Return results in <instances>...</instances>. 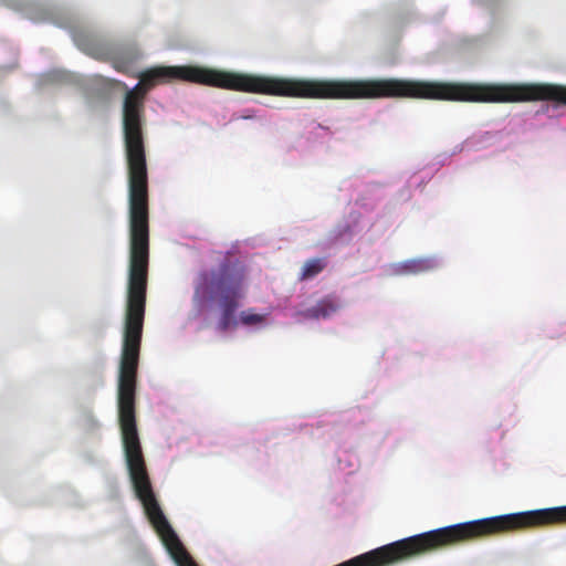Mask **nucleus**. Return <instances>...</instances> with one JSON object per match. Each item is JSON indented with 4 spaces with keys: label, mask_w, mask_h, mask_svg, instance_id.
<instances>
[{
    "label": "nucleus",
    "mask_w": 566,
    "mask_h": 566,
    "mask_svg": "<svg viewBox=\"0 0 566 566\" xmlns=\"http://www.w3.org/2000/svg\"><path fill=\"white\" fill-rule=\"evenodd\" d=\"M184 81L245 93L310 99H360V80H308L232 73L198 65L156 66L140 75L123 104L128 168L129 260L125 312H145L149 266L148 176L144 101L157 84Z\"/></svg>",
    "instance_id": "1"
},
{
    "label": "nucleus",
    "mask_w": 566,
    "mask_h": 566,
    "mask_svg": "<svg viewBox=\"0 0 566 566\" xmlns=\"http://www.w3.org/2000/svg\"><path fill=\"white\" fill-rule=\"evenodd\" d=\"M243 274L234 272L229 265L220 268L218 273L212 274L211 287L219 295L221 317L217 328L227 332L230 326H235V310L239 306V298L242 296Z\"/></svg>",
    "instance_id": "2"
},
{
    "label": "nucleus",
    "mask_w": 566,
    "mask_h": 566,
    "mask_svg": "<svg viewBox=\"0 0 566 566\" xmlns=\"http://www.w3.org/2000/svg\"><path fill=\"white\" fill-rule=\"evenodd\" d=\"M566 523V505L511 514V532Z\"/></svg>",
    "instance_id": "3"
},
{
    "label": "nucleus",
    "mask_w": 566,
    "mask_h": 566,
    "mask_svg": "<svg viewBox=\"0 0 566 566\" xmlns=\"http://www.w3.org/2000/svg\"><path fill=\"white\" fill-rule=\"evenodd\" d=\"M339 307L340 304L334 296H326L318 301L316 305L305 310L303 315L312 319L328 318L335 314Z\"/></svg>",
    "instance_id": "4"
},
{
    "label": "nucleus",
    "mask_w": 566,
    "mask_h": 566,
    "mask_svg": "<svg viewBox=\"0 0 566 566\" xmlns=\"http://www.w3.org/2000/svg\"><path fill=\"white\" fill-rule=\"evenodd\" d=\"M74 41L76 45L86 54L98 60L106 59L107 50L96 39L86 34L78 33L74 36Z\"/></svg>",
    "instance_id": "5"
},
{
    "label": "nucleus",
    "mask_w": 566,
    "mask_h": 566,
    "mask_svg": "<svg viewBox=\"0 0 566 566\" xmlns=\"http://www.w3.org/2000/svg\"><path fill=\"white\" fill-rule=\"evenodd\" d=\"M436 268V261L433 259H411L400 264V272L405 274H418L427 272Z\"/></svg>",
    "instance_id": "6"
},
{
    "label": "nucleus",
    "mask_w": 566,
    "mask_h": 566,
    "mask_svg": "<svg viewBox=\"0 0 566 566\" xmlns=\"http://www.w3.org/2000/svg\"><path fill=\"white\" fill-rule=\"evenodd\" d=\"M326 260L323 258H315L307 260L301 272V280H308L319 274L326 268Z\"/></svg>",
    "instance_id": "7"
},
{
    "label": "nucleus",
    "mask_w": 566,
    "mask_h": 566,
    "mask_svg": "<svg viewBox=\"0 0 566 566\" xmlns=\"http://www.w3.org/2000/svg\"><path fill=\"white\" fill-rule=\"evenodd\" d=\"M265 319L264 315L252 313V311H243L240 314V322L243 325L251 326L263 323Z\"/></svg>",
    "instance_id": "8"
},
{
    "label": "nucleus",
    "mask_w": 566,
    "mask_h": 566,
    "mask_svg": "<svg viewBox=\"0 0 566 566\" xmlns=\"http://www.w3.org/2000/svg\"><path fill=\"white\" fill-rule=\"evenodd\" d=\"M556 102L566 104V87L556 85Z\"/></svg>",
    "instance_id": "9"
},
{
    "label": "nucleus",
    "mask_w": 566,
    "mask_h": 566,
    "mask_svg": "<svg viewBox=\"0 0 566 566\" xmlns=\"http://www.w3.org/2000/svg\"><path fill=\"white\" fill-rule=\"evenodd\" d=\"M199 293H200V291H199V289H197V290H196V293H195V300H198V298H199Z\"/></svg>",
    "instance_id": "10"
}]
</instances>
